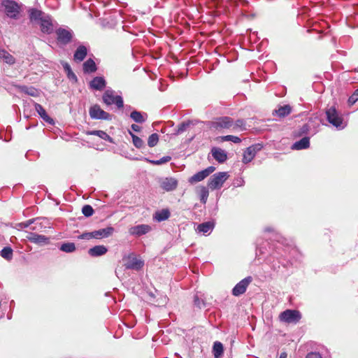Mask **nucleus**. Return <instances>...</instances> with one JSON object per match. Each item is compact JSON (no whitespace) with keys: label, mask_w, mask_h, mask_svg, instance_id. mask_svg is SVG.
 Listing matches in <instances>:
<instances>
[{"label":"nucleus","mask_w":358,"mask_h":358,"mask_svg":"<svg viewBox=\"0 0 358 358\" xmlns=\"http://www.w3.org/2000/svg\"><path fill=\"white\" fill-rule=\"evenodd\" d=\"M209 195L208 189L206 187H201L199 192L200 201L203 204L206 203Z\"/></svg>","instance_id":"41"},{"label":"nucleus","mask_w":358,"mask_h":358,"mask_svg":"<svg viewBox=\"0 0 358 358\" xmlns=\"http://www.w3.org/2000/svg\"><path fill=\"white\" fill-rule=\"evenodd\" d=\"M63 67H64V71H66V74H67V77L71 80H73L75 82H77L78 80V78H77V76L71 70V68L70 66V65L68 64V63H64L63 64Z\"/></svg>","instance_id":"40"},{"label":"nucleus","mask_w":358,"mask_h":358,"mask_svg":"<svg viewBox=\"0 0 358 358\" xmlns=\"http://www.w3.org/2000/svg\"><path fill=\"white\" fill-rule=\"evenodd\" d=\"M221 138L224 141H231L234 143H239L241 142V140L239 137L232 135L222 136Z\"/></svg>","instance_id":"46"},{"label":"nucleus","mask_w":358,"mask_h":358,"mask_svg":"<svg viewBox=\"0 0 358 358\" xmlns=\"http://www.w3.org/2000/svg\"><path fill=\"white\" fill-rule=\"evenodd\" d=\"M0 255L5 259L10 261L13 258V249L9 246L4 247L0 251Z\"/></svg>","instance_id":"39"},{"label":"nucleus","mask_w":358,"mask_h":358,"mask_svg":"<svg viewBox=\"0 0 358 358\" xmlns=\"http://www.w3.org/2000/svg\"><path fill=\"white\" fill-rule=\"evenodd\" d=\"M1 5L7 17L14 20L20 19L22 9L18 3L13 0H2Z\"/></svg>","instance_id":"1"},{"label":"nucleus","mask_w":358,"mask_h":358,"mask_svg":"<svg viewBox=\"0 0 358 358\" xmlns=\"http://www.w3.org/2000/svg\"><path fill=\"white\" fill-rule=\"evenodd\" d=\"M130 117L136 123L142 124L144 123L148 117V115L145 113H141L138 110H134L130 114Z\"/></svg>","instance_id":"29"},{"label":"nucleus","mask_w":358,"mask_h":358,"mask_svg":"<svg viewBox=\"0 0 358 358\" xmlns=\"http://www.w3.org/2000/svg\"><path fill=\"white\" fill-rule=\"evenodd\" d=\"M94 212V209L90 205H85L82 208L83 214L87 217L92 216Z\"/></svg>","instance_id":"45"},{"label":"nucleus","mask_w":358,"mask_h":358,"mask_svg":"<svg viewBox=\"0 0 358 358\" xmlns=\"http://www.w3.org/2000/svg\"><path fill=\"white\" fill-rule=\"evenodd\" d=\"M89 115L92 120H112V115L104 111L98 104H94L90 108Z\"/></svg>","instance_id":"7"},{"label":"nucleus","mask_w":358,"mask_h":358,"mask_svg":"<svg viewBox=\"0 0 358 358\" xmlns=\"http://www.w3.org/2000/svg\"><path fill=\"white\" fill-rule=\"evenodd\" d=\"M287 353L283 352H281L279 358H287Z\"/></svg>","instance_id":"54"},{"label":"nucleus","mask_w":358,"mask_h":358,"mask_svg":"<svg viewBox=\"0 0 358 358\" xmlns=\"http://www.w3.org/2000/svg\"><path fill=\"white\" fill-rule=\"evenodd\" d=\"M131 128L133 131H136V132H139L141 129L140 126H138V124H131Z\"/></svg>","instance_id":"53"},{"label":"nucleus","mask_w":358,"mask_h":358,"mask_svg":"<svg viewBox=\"0 0 358 358\" xmlns=\"http://www.w3.org/2000/svg\"><path fill=\"white\" fill-rule=\"evenodd\" d=\"M102 99L103 102L107 106L115 104L118 108H122L124 106L122 97L120 95H115V91L112 89H107L104 92Z\"/></svg>","instance_id":"3"},{"label":"nucleus","mask_w":358,"mask_h":358,"mask_svg":"<svg viewBox=\"0 0 358 358\" xmlns=\"http://www.w3.org/2000/svg\"><path fill=\"white\" fill-rule=\"evenodd\" d=\"M245 184V180L243 177H238L233 181V186L234 187H242Z\"/></svg>","instance_id":"49"},{"label":"nucleus","mask_w":358,"mask_h":358,"mask_svg":"<svg viewBox=\"0 0 358 358\" xmlns=\"http://www.w3.org/2000/svg\"><path fill=\"white\" fill-rule=\"evenodd\" d=\"M249 148H253L254 149L253 151L257 154V152L262 148V145L261 144L258 143V144L252 145L250 146Z\"/></svg>","instance_id":"52"},{"label":"nucleus","mask_w":358,"mask_h":358,"mask_svg":"<svg viewBox=\"0 0 358 358\" xmlns=\"http://www.w3.org/2000/svg\"><path fill=\"white\" fill-rule=\"evenodd\" d=\"M36 219H30L29 220H27L25 222H20L17 224V226L21 229H25L29 227L31 224H32L35 222Z\"/></svg>","instance_id":"48"},{"label":"nucleus","mask_w":358,"mask_h":358,"mask_svg":"<svg viewBox=\"0 0 358 358\" xmlns=\"http://www.w3.org/2000/svg\"><path fill=\"white\" fill-rule=\"evenodd\" d=\"M194 304L195 306H196L199 308H203L206 306V303L204 301V300L199 297L198 294H196L194 296Z\"/></svg>","instance_id":"43"},{"label":"nucleus","mask_w":358,"mask_h":358,"mask_svg":"<svg viewBox=\"0 0 358 358\" xmlns=\"http://www.w3.org/2000/svg\"><path fill=\"white\" fill-rule=\"evenodd\" d=\"M306 358H322V355L320 352H310L307 354Z\"/></svg>","instance_id":"51"},{"label":"nucleus","mask_w":358,"mask_h":358,"mask_svg":"<svg viewBox=\"0 0 358 358\" xmlns=\"http://www.w3.org/2000/svg\"><path fill=\"white\" fill-rule=\"evenodd\" d=\"M211 152L214 159L219 163H224L227 159V152L220 148H213Z\"/></svg>","instance_id":"23"},{"label":"nucleus","mask_w":358,"mask_h":358,"mask_svg":"<svg viewBox=\"0 0 358 358\" xmlns=\"http://www.w3.org/2000/svg\"><path fill=\"white\" fill-rule=\"evenodd\" d=\"M280 320L282 322L290 324H296L301 318V315L296 310H286L280 314Z\"/></svg>","instance_id":"6"},{"label":"nucleus","mask_w":358,"mask_h":358,"mask_svg":"<svg viewBox=\"0 0 358 358\" xmlns=\"http://www.w3.org/2000/svg\"><path fill=\"white\" fill-rule=\"evenodd\" d=\"M114 231V228L110 226L104 229L93 231L94 234H92V236H94V238L95 239L108 238L113 234Z\"/></svg>","instance_id":"19"},{"label":"nucleus","mask_w":358,"mask_h":358,"mask_svg":"<svg viewBox=\"0 0 358 358\" xmlns=\"http://www.w3.org/2000/svg\"><path fill=\"white\" fill-rule=\"evenodd\" d=\"M83 72L85 73H92L97 70V67L94 61L90 58L87 59L83 65Z\"/></svg>","instance_id":"28"},{"label":"nucleus","mask_w":358,"mask_h":358,"mask_svg":"<svg viewBox=\"0 0 358 358\" xmlns=\"http://www.w3.org/2000/svg\"><path fill=\"white\" fill-rule=\"evenodd\" d=\"M87 135L96 136L100 138L103 139L110 143H113V138L104 131L102 130H92L86 132Z\"/></svg>","instance_id":"30"},{"label":"nucleus","mask_w":358,"mask_h":358,"mask_svg":"<svg viewBox=\"0 0 358 358\" xmlns=\"http://www.w3.org/2000/svg\"><path fill=\"white\" fill-rule=\"evenodd\" d=\"M215 227V223L213 221H208L198 224L196 231L198 233H202L204 235L210 234Z\"/></svg>","instance_id":"21"},{"label":"nucleus","mask_w":358,"mask_h":358,"mask_svg":"<svg viewBox=\"0 0 358 358\" xmlns=\"http://www.w3.org/2000/svg\"><path fill=\"white\" fill-rule=\"evenodd\" d=\"M310 146V136H303L298 141H296L292 145V150H300L309 148Z\"/></svg>","instance_id":"25"},{"label":"nucleus","mask_w":358,"mask_h":358,"mask_svg":"<svg viewBox=\"0 0 358 358\" xmlns=\"http://www.w3.org/2000/svg\"><path fill=\"white\" fill-rule=\"evenodd\" d=\"M233 125L234 121L232 118L227 116L219 117L211 123V127L217 130L220 129H231Z\"/></svg>","instance_id":"13"},{"label":"nucleus","mask_w":358,"mask_h":358,"mask_svg":"<svg viewBox=\"0 0 358 358\" xmlns=\"http://www.w3.org/2000/svg\"><path fill=\"white\" fill-rule=\"evenodd\" d=\"M311 121H308L307 123L303 124L301 127L296 129L294 132L295 137H303L308 136L309 134L311 136L315 135L317 130L316 128L312 129Z\"/></svg>","instance_id":"11"},{"label":"nucleus","mask_w":358,"mask_h":358,"mask_svg":"<svg viewBox=\"0 0 358 358\" xmlns=\"http://www.w3.org/2000/svg\"><path fill=\"white\" fill-rule=\"evenodd\" d=\"M252 278L251 276H248L243 280H241L239 282H238L234 287L232 289L231 293L235 296H239L240 295L244 294L252 282Z\"/></svg>","instance_id":"12"},{"label":"nucleus","mask_w":358,"mask_h":358,"mask_svg":"<svg viewBox=\"0 0 358 358\" xmlns=\"http://www.w3.org/2000/svg\"><path fill=\"white\" fill-rule=\"evenodd\" d=\"M178 180L173 177H166L162 178L160 182V187L162 189L166 192H171L176 189L178 187Z\"/></svg>","instance_id":"15"},{"label":"nucleus","mask_w":358,"mask_h":358,"mask_svg":"<svg viewBox=\"0 0 358 358\" xmlns=\"http://www.w3.org/2000/svg\"><path fill=\"white\" fill-rule=\"evenodd\" d=\"M292 112V108L289 105H285L275 110V113L280 117H285Z\"/></svg>","instance_id":"32"},{"label":"nucleus","mask_w":358,"mask_h":358,"mask_svg":"<svg viewBox=\"0 0 358 358\" xmlns=\"http://www.w3.org/2000/svg\"><path fill=\"white\" fill-rule=\"evenodd\" d=\"M159 141V135L156 133L152 134L148 139V145L149 147H155Z\"/></svg>","instance_id":"42"},{"label":"nucleus","mask_w":358,"mask_h":358,"mask_svg":"<svg viewBox=\"0 0 358 358\" xmlns=\"http://www.w3.org/2000/svg\"><path fill=\"white\" fill-rule=\"evenodd\" d=\"M171 216V213L169 209L165 208L161 210H157L153 215V220L157 222H162L166 220Z\"/></svg>","instance_id":"27"},{"label":"nucleus","mask_w":358,"mask_h":358,"mask_svg":"<svg viewBox=\"0 0 358 358\" xmlns=\"http://www.w3.org/2000/svg\"><path fill=\"white\" fill-rule=\"evenodd\" d=\"M116 24V22H112L111 24L110 25V27L115 26Z\"/></svg>","instance_id":"57"},{"label":"nucleus","mask_w":358,"mask_h":358,"mask_svg":"<svg viewBox=\"0 0 358 358\" xmlns=\"http://www.w3.org/2000/svg\"><path fill=\"white\" fill-rule=\"evenodd\" d=\"M199 122V121L197 120H187L183 121L180 124H178L177 129H175L173 134L180 135L185 132L190 127L196 126Z\"/></svg>","instance_id":"18"},{"label":"nucleus","mask_w":358,"mask_h":358,"mask_svg":"<svg viewBox=\"0 0 358 358\" xmlns=\"http://www.w3.org/2000/svg\"><path fill=\"white\" fill-rule=\"evenodd\" d=\"M358 101V88L353 92V94L348 99V104L352 106Z\"/></svg>","instance_id":"47"},{"label":"nucleus","mask_w":358,"mask_h":358,"mask_svg":"<svg viewBox=\"0 0 358 358\" xmlns=\"http://www.w3.org/2000/svg\"><path fill=\"white\" fill-rule=\"evenodd\" d=\"M34 107H35L36 112L39 115V116L45 122H46L47 123H48L51 125H53L55 124V121L53 120V119L48 116L45 110L41 104H39L38 103H34Z\"/></svg>","instance_id":"22"},{"label":"nucleus","mask_w":358,"mask_h":358,"mask_svg":"<svg viewBox=\"0 0 358 358\" xmlns=\"http://www.w3.org/2000/svg\"><path fill=\"white\" fill-rule=\"evenodd\" d=\"M151 230V227L148 224H138L131 227L129 229V232L131 235L135 236H141L148 234Z\"/></svg>","instance_id":"17"},{"label":"nucleus","mask_w":358,"mask_h":358,"mask_svg":"<svg viewBox=\"0 0 358 358\" xmlns=\"http://www.w3.org/2000/svg\"><path fill=\"white\" fill-rule=\"evenodd\" d=\"M259 251L260 252V254H264V252L262 250V248H257V252Z\"/></svg>","instance_id":"56"},{"label":"nucleus","mask_w":358,"mask_h":358,"mask_svg":"<svg viewBox=\"0 0 358 358\" xmlns=\"http://www.w3.org/2000/svg\"><path fill=\"white\" fill-rule=\"evenodd\" d=\"M92 234H94L93 231L83 233V234H82L79 236V238H80V239H87V240L91 239V238H94V236H92Z\"/></svg>","instance_id":"50"},{"label":"nucleus","mask_w":358,"mask_h":358,"mask_svg":"<svg viewBox=\"0 0 358 358\" xmlns=\"http://www.w3.org/2000/svg\"><path fill=\"white\" fill-rule=\"evenodd\" d=\"M253 150V148L249 147L245 150L243 157V162L244 164H248L254 159L256 153Z\"/></svg>","instance_id":"33"},{"label":"nucleus","mask_w":358,"mask_h":358,"mask_svg":"<svg viewBox=\"0 0 358 358\" xmlns=\"http://www.w3.org/2000/svg\"><path fill=\"white\" fill-rule=\"evenodd\" d=\"M264 231H265L270 232V231H272V229H271V228H270V227H266V228H265Z\"/></svg>","instance_id":"55"},{"label":"nucleus","mask_w":358,"mask_h":358,"mask_svg":"<svg viewBox=\"0 0 358 358\" xmlns=\"http://www.w3.org/2000/svg\"><path fill=\"white\" fill-rule=\"evenodd\" d=\"M126 261L124 266L126 269L139 271L144 265V262L137 258L135 254L131 253L123 258Z\"/></svg>","instance_id":"5"},{"label":"nucleus","mask_w":358,"mask_h":358,"mask_svg":"<svg viewBox=\"0 0 358 358\" xmlns=\"http://www.w3.org/2000/svg\"><path fill=\"white\" fill-rule=\"evenodd\" d=\"M106 85V80L102 76L94 77L90 83V87L95 90H102Z\"/></svg>","instance_id":"20"},{"label":"nucleus","mask_w":358,"mask_h":358,"mask_svg":"<svg viewBox=\"0 0 358 358\" xmlns=\"http://www.w3.org/2000/svg\"><path fill=\"white\" fill-rule=\"evenodd\" d=\"M357 71H358V67H357Z\"/></svg>","instance_id":"58"},{"label":"nucleus","mask_w":358,"mask_h":358,"mask_svg":"<svg viewBox=\"0 0 358 358\" xmlns=\"http://www.w3.org/2000/svg\"><path fill=\"white\" fill-rule=\"evenodd\" d=\"M29 21L32 24H38L46 14L36 8H29L27 10Z\"/></svg>","instance_id":"14"},{"label":"nucleus","mask_w":358,"mask_h":358,"mask_svg":"<svg viewBox=\"0 0 358 358\" xmlns=\"http://www.w3.org/2000/svg\"><path fill=\"white\" fill-rule=\"evenodd\" d=\"M20 89L21 92H22L28 95H30L31 96L36 97L38 95V91L37 90V89H36L34 87H27V86L23 85V86H20Z\"/></svg>","instance_id":"37"},{"label":"nucleus","mask_w":358,"mask_h":358,"mask_svg":"<svg viewBox=\"0 0 358 358\" xmlns=\"http://www.w3.org/2000/svg\"><path fill=\"white\" fill-rule=\"evenodd\" d=\"M42 33L45 34H51L55 29L53 20L50 15L46 14L45 16L38 23Z\"/></svg>","instance_id":"9"},{"label":"nucleus","mask_w":358,"mask_h":358,"mask_svg":"<svg viewBox=\"0 0 358 358\" xmlns=\"http://www.w3.org/2000/svg\"><path fill=\"white\" fill-rule=\"evenodd\" d=\"M144 160L152 165H162V164H166V163L170 162L171 160V157L164 156L157 160L150 159L145 157V158H144Z\"/></svg>","instance_id":"35"},{"label":"nucleus","mask_w":358,"mask_h":358,"mask_svg":"<svg viewBox=\"0 0 358 358\" xmlns=\"http://www.w3.org/2000/svg\"><path fill=\"white\" fill-rule=\"evenodd\" d=\"M108 251V248L103 245H95L88 250V254L91 257H96L105 255Z\"/></svg>","instance_id":"24"},{"label":"nucleus","mask_w":358,"mask_h":358,"mask_svg":"<svg viewBox=\"0 0 358 358\" xmlns=\"http://www.w3.org/2000/svg\"><path fill=\"white\" fill-rule=\"evenodd\" d=\"M27 238L33 243L38 244L39 245H48L50 243V238L44 235H40L36 233H29L27 236Z\"/></svg>","instance_id":"16"},{"label":"nucleus","mask_w":358,"mask_h":358,"mask_svg":"<svg viewBox=\"0 0 358 358\" xmlns=\"http://www.w3.org/2000/svg\"><path fill=\"white\" fill-rule=\"evenodd\" d=\"M229 175L227 172H218L214 173L208 180V186L212 189H220L224 182L229 178Z\"/></svg>","instance_id":"4"},{"label":"nucleus","mask_w":358,"mask_h":358,"mask_svg":"<svg viewBox=\"0 0 358 358\" xmlns=\"http://www.w3.org/2000/svg\"><path fill=\"white\" fill-rule=\"evenodd\" d=\"M76 249L75 243L71 242L64 243L59 247L60 250L66 253L73 252Z\"/></svg>","instance_id":"36"},{"label":"nucleus","mask_w":358,"mask_h":358,"mask_svg":"<svg viewBox=\"0 0 358 358\" xmlns=\"http://www.w3.org/2000/svg\"><path fill=\"white\" fill-rule=\"evenodd\" d=\"M57 40L59 45H66L73 38V31L69 29L59 28L56 30Z\"/></svg>","instance_id":"8"},{"label":"nucleus","mask_w":358,"mask_h":358,"mask_svg":"<svg viewBox=\"0 0 358 358\" xmlns=\"http://www.w3.org/2000/svg\"><path fill=\"white\" fill-rule=\"evenodd\" d=\"M87 54V48L85 45H79L75 51L73 57L74 60L80 62L84 60Z\"/></svg>","instance_id":"26"},{"label":"nucleus","mask_w":358,"mask_h":358,"mask_svg":"<svg viewBox=\"0 0 358 358\" xmlns=\"http://www.w3.org/2000/svg\"><path fill=\"white\" fill-rule=\"evenodd\" d=\"M325 114L327 121L338 130H342L347 127V122L334 106L328 108Z\"/></svg>","instance_id":"2"},{"label":"nucleus","mask_w":358,"mask_h":358,"mask_svg":"<svg viewBox=\"0 0 358 358\" xmlns=\"http://www.w3.org/2000/svg\"><path fill=\"white\" fill-rule=\"evenodd\" d=\"M215 170V167L213 166H210L206 169L199 171L194 174L192 176L189 178L188 182L190 184H194L198 182L203 180L206 178H207L210 174H211Z\"/></svg>","instance_id":"10"},{"label":"nucleus","mask_w":358,"mask_h":358,"mask_svg":"<svg viewBox=\"0 0 358 358\" xmlns=\"http://www.w3.org/2000/svg\"><path fill=\"white\" fill-rule=\"evenodd\" d=\"M0 58L8 64H13L15 62L14 57L5 50H0Z\"/></svg>","instance_id":"34"},{"label":"nucleus","mask_w":358,"mask_h":358,"mask_svg":"<svg viewBox=\"0 0 358 358\" xmlns=\"http://www.w3.org/2000/svg\"><path fill=\"white\" fill-rule=\"evenodd\" d=\"M224 347L220 341H215L213 346V353L214 358H221L223 355Z\"/></svg>","instance_id":"31"},{"label":"nucleus","mask_w":358,"mask_h":358,"mask_svg":"<svg viewBox=\"0 0 358 358\" xmlns=\"http://www.w3.org/2000/svg\"><path fill=\"white\" fill-rule=\"evenodd\" d=\"M129 134L132 138L134 145L136 148H142L145 146L144 141L138 136L135 135L132 131H129Z\"/></svg>","instance_id":"38"},{"label":"nucleus","mask_w":358,"mask_h":358,"mask_svg":"<svg viewBox=\"0 0 358 358\" xmlns=\"http://www.w3.org/2000/svg\"><path fill=\"white\" fill-rule=\"evenodd\" d=\"M232 130H236L240 129L241 131L245 129V123L243 120H238L235 122H234V125L231 127Z\"/></svg>","instance_id":"44"}]
</instances>
